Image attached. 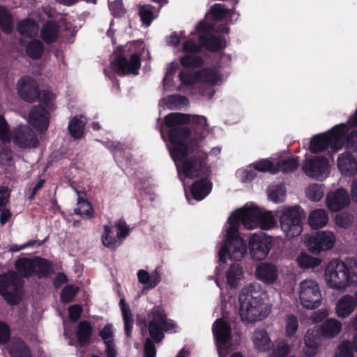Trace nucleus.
I'll list each match as a JSON object with an SVG mask.
<instances>
[{
    "mask_svg": "<svg viewBox=\"0 0 357 357\" xmlns=\"http://www.w3.org/2000/svg\"><path fill=\"white\" fill-rule=\"evenodd\" d=\"M170 128L169 138L172 144L170 154L174 159L181 180L202 176L206 167L207 154L199 150L201 141L208 135L206 118L171 113L165 118Z\"/></svg>",
    "mask_w": 357,
    "mask_h": 357,
    "instance_id": "1",
    "label": "nucleus"
},
{
    "mask_svg": "<svg viewBox=\"0 0 357 357\" xmlns=\"http://www.w3.org/2000/svg\"><path fill=\"white\" fill-rule=\"evenodd\" d=\"M207 24L199 23L195 31L192 33L189 38L183 44V50L186 52V54L181 59L182 66L185 68L179 75L183 84L200 83L211 86L222 82V77L216 68H206L195 73L190 69L202 64V59L195 55L201 50L202 47L215 51L224 48L226 45L224 39L209 34Z\"/></svg>",
    "mask_w": 357,
    "mask_h": 357,
    "instance_id": "2",
    "label": "nucleus"
},
{
    "mask_svg": "<svg viewBox=\"0 0 357 357\" xmlns=\"http://www.w3.org/2000/svg\"><path fill=\"white\" fill-rule=\"evenodd\" d=\"M266 298V292L260 284L254 283L244 287L238 296L241 320L254 323L266 318L269 313Z\"/></svg>",
    "mask_w": 357,
    "mask_h": 357,
    "instance_id": "3",
    "label": "nucleus"
},
{
    "mask_svg": "<svg viewBox=\"0 0 357 357\" xmlns=\"http://www.w3.org/2000/svg\"><path fill=\"white\" fill-rule=\"evenodd\" d=\"M344 145L347 149L357 150V130H349L347 124L341 123L327 132L312 137L309 149L312 153H319L328 146L337 151Z\"/></svg>",
    "mask_w": 357,
    "mask_h": 357,
    "instance_id": "4",
    "label": "nucleus"
},
{
    "mask_svg": "<svg viewBox=\"0 0 357 357\" xmlns=\"http://www.w3.org/2000/svg\"><path fill=\"white\" fill-rule=\"evenodd\" d=\"M324 280L330 288L340 291L355 287L357 285V264L333 259L326 267Z\"/></svg>",
    "mask_w": 357,
    "mask_h": 357,
    "instance_id": "5",
    "label": "nucleus"
},
{
    "mask_svg": "<svg viewBox=\"0 0 357 357\" xmlns=\"http://www.w3.org/2000/svg\"><path fill=\"white\" fill-rule=\"evenodd\" d=\"M241 223L232 214L229 217L225 225L226 235L219 250V261L225 263L227 258L240 261L247 252L245 241L239 236L238 227Z\"/></svg>",
    "mask_w": 357,
    "mask_h": 357,
    "instance_id": "6",
    "label": "nucleus"
},
{
    "mask_svg": "<svg viewBox=\"0 0 357 357\" xmlns=\"http://www.w3.org/2000/svg\"><path fill=\"white\" fill-rule=\"evenodd\" d=\"M137 43H132L126 47H120L114 52L111 66L119 75H137L141 66L139 53L135 50Z\"/></svg>",
    "mask_w": 357,
    "mask_h": 357,
    "instance_id": "7",
    "label": "nucleus"
},
{
    "mask_svg": "<svg viewBox=\"0 0 357 357\" xmlns=\"http://www.w3.org/2000/svg\"><path fill=\"white\" fill-rule=\"evenodd\" d=\"M232 215L248 229H253L257 227L262 229H269L274 227L276 224L271 212L262 211L254 205L245 206L234 211Z\"/></svg>",
    "mask_w": 357,
    "mask_h": 357,
    "instance_id": "8",
    "label": "nucleus"
},
{
    "mask_svg": "<svg viewBox=\"0 0 357 357\" xmlns=\"http://www.w3.org/2000/svg\"><path fill=\"white\" fill-rule=\"evenodd\" d=\"M280 228L288 238H293L301 234L303 230L302 220L305 212L298 205L284 206L278 210Z\"/></svg>",
    "mask_w": 357,
    "mask_h": 357,
    "instance_id": "9",
    "label": "nucleus"
},
{
    "mask_svg": "<svg viewBox=\"0 0 357 357\" xmlns=\"http://www.w3.org/2000/svg\"><path fill=\"white\" fill-rule=\"evenodd\" d=\"M147 322L151 338L155 342H159L164 337L163 332L168 331L174 327L171 320H167L162 310L154 307L147 314ZM146 327V321H144Z\"/></svg>",
    "mask_w": 357,
    "mask_h": 357,
    "instance_id": "10",
    "label": "nucleus"
},
{
    "mask_svg": "<svg viewBox=\"0 0 357 357\" xmlns=\"http://www.w3.org/2000/svg\"><path fill=\"white\" fill-rule=\"evenodd\" d=\"M22 284V278L13 271L0 275V294L11 305L20 302Z\"/></svg>",
    "mask_w": 357,
    "mask_h": 357,
    "instance_id": "11",
    "label": "nucleus"
},
{
    "mask_svg": "<svg viewBox=\"0 0 357 357\" xmlns=\"http://www.w3.org/2000/svg\"><path fill=\"white\" fill-rule=\"evenodd\" d=\"M298 294L301 305L307 309H314L321 305V293L315 280L305 279L300 282Z\"/></svg>",
    "mask_w": 357,
    "mask_h": 357,
    "instance_id": "12",
    "label": "nucleus"
},
{
    "mask_svg": "<svg viewBox=\"0 0 357 357\" xmlns=\"http://www.w3.org/2000/svg\"><path fill=\"white\" fill-rule=\"evenodd\" d=\"M17 271L24 277H29L35 273L42 277L47 275L52 270L51 264L46 259L36 257L20 258L15 263Z\"/></svg>",
    "mask_w": 357,
    "mask_h": 357,
    "instance_id": "13",
    "label": "nucleus"
},
{
    "mask_svg": "<svg viewBox=\"0 0 357 357\" xmlns=\"http://www.w3.org/2000/svg\"><path fill=\"white\" fill-rule=\"evenodd\" d=\"M336 242L335 234L328 230L319 231L315 234L309 236L305 241L309 250L314 254L332 249Z\"/></svg>",
    "mask_w": 357,
    "mask_h": 357,
    "instance_id": "14",
    "label": "nucleus"
},
{
    "mask_svg": "<svg viewBox=\"0 0 357 357\" xmlns=\"http://www.w3.org/2000/svg\"><path fill=\"white\" fill-rule=\"evenodd\" d=\"M212 331L215 339L220 357H225L227 349L231 340V327L222 319H217L213 324Z\"/></svg>",
    "mask_w": 357,
    "mask_h": 357,
    "instance_id": "15",
    "label": "nucleus"
},
{
    "mask_svg": "<svg viewBox=\"0 0 357 357\" xmlns=\"http://www.w3.org/2000/svg\"><path fill=\"white\" fill-rule=\"evenodd\" d=\"M305 174L317 179H324L330 173V164L328 159L317 156L305 160L303 165Z\"/></svg>",
    "mask_w": 357,
    "mask_h": 357,
    "instance_id": "16",
    "label": "nucleus"
},
{
    "mask_svg": "<svg viewBox=\"0 0 357 357\" xmlns=\"http://www.w3.org/2000/svg\"><path fill=\"white\" fill-rule=\"evenodd\" d=\"M271 248V241L264 234H254L250 237L249 250L254 259L259 261L265 259Z\"/></svg>",
    "mask_w": 357,
    "mask_h": 357,
    "instance_id": "17",
    "label": "nucleus"
},
{
    "mask_svg": "<svg viewBox=\"0 0 357 357\" xmlns=\"http://www.w3.org/2000/svg\"><path fill=\"white\" fill-rule=\"evenodd\" d=\"M13 139L15 144L20 148H35L38 144L36 135L28 126L25 125H20L15 129Z\"/></svg>",
    "mask_w": 357,
    "mask_h": 357,
    "instance_id": "18",
    "label": "nucleus"
},
{
    "mask_svg": "<svg viewBox=\"0 0 357 357\" xmlns=\"http://www.w3.org/2000/svg\"><path fill=\"white\" fill-rule=\"evenodd\" d=\"M18 95L24 100L33 102L39 96L38 86L36 81L30 77H22L17 84Z\"/></svg>",
    "mask_w": 357,
    "mask_h": 357,
    "instance_id": "19",
    "label": "nucleus"
},
{
    "mask_svg": "<svg viewBox=\"0 0 357 357\" xmlns=\"http://www.w3.org/2000/svg\"><path fill=\"white\" fill-rule=\"evenodd\" d=\"M29 123L38 132L45 131L50 123V114L41 105L31 108L29 114Z\"/></svg>",
    "mask_w": 357,
    "mask_h": 357,
    "instance_id": "20",
    "label": "nucleus"
},
{
    "mask_svg": "<svg viewBox=\"0 0 357 357\" xmlns=\"http://www.w3.org/2000/svg\"><path fill=\"white\" fill-rule=\"evenodd\" d=\"M326 202V206L330 211L336 212L348 206L350 204V199L346 190L339 188L335 192L327 194Z\"/></svg>",
    "mask_w": 357,
    "mask_h": 357,
    "instance_id": "21",
    "label": "nucleus"
},
{
    "mask_svg": "<svg viewBox=\"0 0 357 357\" xmlns=\"http://www.w3.org/2000/svg\"><path fill=\"white\" fill-rule=\"evenodd\" d=\"M255 275L264 284H273L278 278V268L272 263H261L256 268Z\"/></svg>",
    "mask_w": 357,
    "mask_h": 357,
    "instance_id": "22",
    "label": "nucleus"
},
{
    "mask_svg": "<svg viewBox=\"0 0 357 357\" xmlns=\"http://www.w3.org/2000/svg\"><path fill=\"white\" fill-rule=\"evenodd\" d=\"M356 307L353 296L346 294L337 300L335 310L337 316L344 319L351 314Z\"/></svg>",
    "mask_w": 357,
    "mask_h": 357,
    "instance_id": "23",
    "label": "nucleus"
},
{
    "mask_svg": "<svg viewBox=\"0 0 357 357\" xmlns=\"http://www.w3.org/2000/svg\"><path fill=\"white\" fill-rule=\"evenodd\" d=\"M17 31L20 34L21 43L25 44L27 41L33 40V38L38 33V28L33 21L24 20L19 23Z\"/></svg>",
    "mask_w": 357,
    "mask_h": 357,
    "instance_id": "24",
    "label": "nucleus"
},
{
    "mask_svg": "<svg viewBox=\"0 0 357 357\" xmlns=\"http://www.w3.org/2000/svg\"><path fill=\"white\" fill-rule=\"evenodd\" d=\"M337 166L340 171L347 176H351L357 172L356 160H354L349 153H342L338 157Z\"/></svg>",
    "mask_w": 357,
    "mask_h": 357,
    "instance_id": "25",
    "label": "nucleus"
},
{
    "mask_svg": "<svg viewBox=\"0 0 357 357\" xmlns=\"http://www.w3.org/2000/svg\"><path fill=\"white\" fill-rule=\"evenodd\" d=\"M252 340L255 348L259 351H266L273 346L268 333L263 329L256 330L252 335Z\"/></svg>",
    "mask_w": 357,
    "mask_h": 357,
    "instance_id": "26",
    "label": "nucleus"
},
{
    "mask_svg": "<svg viewBox=\"0 0 357 357\" xmlns=\"http://www.w3.org/2000/svg\"><path fill=\"white\" fill-rule=\"evenodd\" d=\"M308 224L314 229L325 227L329 220L327 211L323 208H316L308 216Z\"/></svg>",
    "mask_w": 357,
    "mask_h": 357,
    "instance_id": "27",
    "label": "nucleus"
},
{
    "mask_svg": "<svg viewBox=\"0 0 357 357\" xmlns=\"http://www.w3.org/2000/svg\"><path fill=\"white\" fill-rule=\"evenodd\" d=\"M342 323L335 319H328L320 327L321 336L326 339H332L336 337L341 331Z\"/></svg>",
    "mask_w": 357,
    "mask_h": 357,
    "instance_id": "28",
    "label": "nucleus"
},
{
    "mask_svg": "<svg viewBox=\"0 0 357 357\" xmlns=\"http://www.w3.org/2000/svg\"><path fill=\"white\" fill-rule=\"evenodd\" d=\"M212 183L207 178L195 182L191 187V194L194 199L201 201L211 191Z\"/></svg>",
    "mask_w": 357,
    "mask_h": 357,
    "instance_id": "29",
    "label": "nucleus"
},
{
    "mask_svg": "<svg viewBox=\"0 0 357 357\" xmlns=\"http://www.w3.org/2000/svg\"><path fill=\"white\" fill-rule=\"evenodd\" d=\"M296 261L301 268L310 269L319 266L321 263V259L302 251L296 257Z\"/></svg>",
    "mask_w": 357,
    "mask_h": 357,
    "instance_id": "30",
    "label": "nucleus"
},
{
    "mask_svg": "<svg viewBox=\"0 0 357 357\" xmlns=\"http://www.w3.org/2000/svg\"><path fill=\"white\" fill-rule=\"evenodd\" d=\"M268 199L273 203H282L285 200L287 190L282 184L271 185L266 190Z\"/></svg>",
    "mask_w": 357,
    "mask_h": 357,
    "instance_id": "31",
    "label": "nucleus"
},
{
    "mask_svg": "<svg viewBox=\"0 0 357 357\" xmlns=\"http://www.w3.org/2000/svg\"><path fill=\"white\" fill-rule=\"evenodd\" d=\"M125 326V332L128 337L131 335L133 326V319L129 306L126 303L124 298H121L119 302Z\"/></svg>",
    "mask_w": 357,
    "mask_h": 357,
    "instance_id": "32",
    "label": "nucleus"
},
{
    "mask_svg": "<svg viewBox=\"0 0 357 357\" xmlns=\"http://www.w3.org/2000/svg\"><path fill=\"white\" fill-rule=\"evenodd\" d=\"M86 120L83 116L79 118L75 116L70 121L68 125V130L73 137L75 139H79L82 137Z\"/></svg>",
    "mask_w": 357,
    "mask_h": 357,
    "instance_id": "33",
    "label": "nucleus"
},
{
    "mask_svg": "<svg viewBox=\"0 0 357 357\" xmlns=\"http://www.w3.org/2000/svg\"><path fill=\"white\" fill-rule=\"evenodd\" d=\"M243 277V270L238 264L231 265L227 271V282L231 288L236 287Z\"/></svg>",
    "mask_w": 357,
    "mask_h": 357,
    "instance_id": "34",
    "label": "nucleus"
},
{
    "mask_svg": "<svg viewBox=\"0 0 357 357\" xmlns=\"http://www.w3.org/2000/svg\"><path fill=\"white\" fill-rule=\"evenodd\" d=\"M101 241L104 246L112 249L116 248L121 243L120 238L117 237V235L114 236L112 228L108 225L104 226Z\"/></svg>",
    "mask_w": 357,
    "mask_h": 357,
    "instance_id": "35",
    "label": "nucleus"
},
{
    "mask_svg": "<svg viewBox=\"0 0 357 357\" xmlns=\"http://www.w3.org/2000/svg\"><path fill=\"white\" fill-rule=\"evenodd\" d=\"M26 47V54L33 59H39L44 50L43 43L36 39L31 40L27 41L26 43L24 44Z\"/></svg>",
    "mask_w": 357,
    "mask_h": 357,
    "instance_id": "36",
    "label": "nucleus"
},
{
    "mask_svg": "<svg viewBox=\"0 0 357 357\" xmlns=\"http://www.w3.org/2000/svg\"><path fill=\"white\" fill-rule=\"evenodd\" d=\"M58 31L57 24L53 22H48L45 24L41 31L42 38L47 43H53L58 38Z\"/></svg>",
    "mask_w": 357,
    "mask_h": 357,
    "instance_id": "37",
    "label": "nucleus"
},
{
    "mask_svg": "<svg viewBox=\"0 0 357 357\" xmlns=\"http://www.w3.org/2000/svg\"><path fill=\"white\" fill-rule=\"evenodd\" d=\"M9 351L12 357H31L30 350L20 340L12 342L9 346Z\"/></svg>",
    "mask_w": 357,
    "mask_h": 357,
    "instance_id": "38",
    "label": "nucleus"
},
{
    "mask_svg": "<svg viewBox=\"0 0 357 357\" xmlns=\"http://www.w3.org/2000/svg\"><path fill=\"white\" fill-rule=\"evenodd\" d=\"M293 345L289 344L284 340H279L275 342L271 353L272 357H285L292 351Z\"/></svg>",
    "mask_w": 357,
    "mask_h": 357,
    "instance_id": "39",
    "label": "nucleus"
},
{
    "mask_svg": "<svg viewBox=\"0 0 357 357\" xmlns=\"http://www.w3.org/2000/svg\"><path fill=\"white\" fill-rule=\"evenodd\" d=\"M0 28L5 33H10L13 29V22L8 9L0 6Z\"/></svg>",
    "mask_w": 357,
    "mask_h": 357,
    "instance_id": "40",
    "label": "nucleus"
},
{
    "mask_svg": "<svg viewBox=\"0 0 357 357\" xmlns=\"http://www.w3.org/2000/svg\"><path fill=\"white\" fill-rule=\"evenodd\" d=\"M78 341L81 345L87 344L91 336V326L86 321H81L77 331Z\"/></svg>",
    "mask_w": 357,
    "mask_h": 357,
    "instance_id": "41",
    "label": "nucleus"
},
{
    "mask_svg": "<svg viewBox=\"0 0 357 357\" xmlns=\"http://www.w3.org/2000/svg\"><path fill=\"white\" fill-rule=\"evenodd\" d=\"M321 337L322 336L319 328L314 326L312 328H309L306 331L303 337V341L304 342H307L319 347L321 345Z\"/></svg>",
    "mask_w": 357,
    "mask_h": 357,
    "instance_id": "42",
    "label": "nucleus"
},
{
    "mask_svg": "<svg viewBox=\"0 0 357 357\" xmlns=\"http://www.w3.org/2000/svg\"><path fill=\"white\" fill-rule=\"evenodd\" d=\"M299 166L298 158H290L278 162L276 168L284 173H290L296 170Z\"/></svg>",
    "mask_w": 357,
    "mask_h": 357,
    "instance_id": "43",
    "label": "nucleus"
},
{
    "mask_svg": "<svg viewBox=\"0 0 357 357\" xmlns=\"http://www.w3.org/2000/svg\"><path fill=\"white\" fill-rule=\"evenodd\" d=\"M306 197L312 202L319 201L324 195L321 185L319 184H311L305 189Z\"/></svg>",
    "mask_w": 357,
    "mask_h": 357,
    "instance_id": "44",
    "label": "nucleus"
},
{
    "mask_svg": "<svg viewBox=\"0 0 357 357\" xmlns=\"http://www.w3.org/2000/svg\"><path fill=\"white\" fill-rule=\"evenodd\" d=\"M139 13L142 22L146 26H149L152 20L156 17L153 8L150 5L142 6L139 8Z\"/></svg>",
    "mask_w": 357,
    "mask_h": 357,
    "instance_id": "45",
    "label": "nucleus"
},
{
    "mask_svg": "<svg viewBox=\"0 0 357 357\" xmlns=\"http://www.w3.org/2000/svg\"><path fill=\"white\" fill-rule=\"evenodd\" d=\"M210 13L215 20H221L227 17L228 15H232L233 12L228 10L222 3H215L210 9Z\"/></svg>",
    "mask_w": 357,
    "mask_h": 357,
    "instance_id": "46",
    "label": "nucleus"
},
{
    "mask_svg": "<svg viewBox=\"0 0 357 357\" xmlns=\"http://www.w3.org/2000/svg\"><path fill=\"white\" fill-rule=\"evenodd\" d=\"M252 166H253L255 170L259 172H269L273 174L278 172L276 166L268 159H264L252 163Z\"/></svg>",
    "mask_w": 357,
    "mask_h": 357,
    "instance_id": "47",
    "label": "nucleus"
},
{
    "mask_svg": "<svg viewBox=\"0 0 357 357\" xmlns=\"http://www.w3.org/2000/svg\"><path fill=\"white\" fill-rule=\"evenodd\" d=\"M76 214L81 216L90 218L93 215V210L89 202L84 199H79L77 206L75 209Z\"/></svg>",
    "mask_w": 357,
    "mask_h": 357,
    "instance_id": "48",
    "label": "nucleus"
},
{
    "mask_svg": "<svg viewBox=\"0 0 357 357\" xmlns=\"http://www.w3.org/2000/svg\"><path fill=\"white\" fill-rule=\"evenodd\" d=\"M298 321L294 315H288L285 319V335L288 337H293L298 331Z\"/></svg>",
    "mask_w": 357,
    "mask_h": 357,
    "instance_id": "49",
    "label": "nucleus"
},
{
    "mask_svg": "<svg viewBox=\"0 0 357 357\" xmlns=\"http://www.w3.org/2000/svg\"><path fill=\"white\" fill-rule=\"evenodd\" d=\"M10 131L9 126L2 115H0V142L2 144L10 142Z\"/></svg>",
    "mask_w": 357,
    "mask_h": 357,
    "instance_id": "50",
    "label": "nucleus"
},
{
    "mask_svg": "<svg viewBox=\"0 0 357 357\" xmlns=\"http://www.w3.org/2000/svg\"><path fill=\"white\" fill-rule=\"evenodd\" d=\"M334 357H354L351 343L349 341L340 344L335 352Z\"/></svg>",
    "mask_w": 357,
    "mask_h": 357,
    "instance_id": "51",
    "label": "nucleus"
},
{
    "mask_svg": "<svg viewBox=\"0 0 357 357\" xmlns=\"http://www.w3.org/2000/svg\"><path fill=\"white\" fill-rule=\"evenodd\" d=\"M353 217L348 213H342L335 216V222L337 226L341 228H349L352 223Z\"/></svg>",
    "mask_w": 357,
    "mask_h": 357,
    "instance_id": "52",
    "label": "nucleus"
},
{
    "mask_svg": "<svg viewBox=\"0 0 357 357\" xmlns=\"http://www.w3.org/2000/svg\"><path fill=\"white\" fill-rule=\"evenodd\" d=\"M78 288L72 285L66 287L61 292V298L64 303L71 302L75 297Z\"/></svg>",
    "mask_w": 357,
    "mask_h": 357,
    "instance_id": "53",
    "label": "nucleus"
},
{
    "mask_svg": "<svg viewBox=\"0 0 357 357\" xmlns=\"http://www.w3.org/2000/svg\"><path fill=\"white\" fill-rule=\"evenodd\" d=\"M100 335L105 344L114 342L112 326L107 324L100 331Z\"/></svg>",
    "mask_w": 357,
    "mask_h": 357,
    "instance_id": "54",
    "label": "nucleus"
},
{
    "mask_svg": "<svg viewBox=\"0 0 357 357\" xmlns=\"http://www.w3.org/2000/svg\"><path fill=\"white\" fill-rule=\"evenodd\" d=\"M319 348V347L314 344L304 342L301 357H315L318 354Z\"/></svg>",
    "mask_w": 357,
    "mask_h": 357,
    "instance_id": "55",
    "label": "nucleus"
},
{
    "mask_svg": "<svg viewBox=\"0 0 357 357\" xmlns=\"http://www.w3.org/2000/svg\"><path fill=\"white\" fill-rule=\"evenodd\" d=\"M251 167H253L252 165L245 169L238 170L237 174L241 177V180L244 182H248L253 180L256 176V173L255 170L252 169Z\"/></svg>",
    "mask_w": 357,
    "mask_h": 357,
    "instance_id": "56",
    "label": "nucleus"
},
{
    "mask_svg": "<svg viewBox=\"0 0 357 357\" xmlns=\"http://www.w3.org/2000/svg\"><path fill=\"white\" fill-rule=\"evenodd\" d=\"M10 195V190L8 187L0 186V211L8 203Z\"/></svg>",
    "mask_w": 357,
    "mask_h": 357,
    "instance_id": "57",
    "label": "nucleus"
},
{
    "mask_svg": "<svg viewBox=\"0 0 357 357\" xmlns=\"http://www.w3.org/2000/svg\"><path fill=\"white\" fill-rule=\"evenodd\" d=\"M169 105H168L169 107L172 108L174 106L178 107L181 105H186L188 102V100L186 98L183 97L179 95H174L171 96L168 98Z\"/></svg>",
    "mask_w": 357,
    "mask_h": 357,
    "instance_id": "58",
    "label": "nucleus"
},
{
    "mask_svg": "<svg viewBox=\"0 0 357 357\" xmlns=\"http://www.w3.org/2000/svg\"><path fill=\"white\" fill-rule=\"evenodd\" d=\"M109 8L113 15L120 16L124 13L123 2L121 0H115L109 3Z\"/></svg>",
    "mask_w": 357,
    "mask_h": 357,
    "instance_id": "59",
    "label": "nucleus"
},
{
    "mask_svg": "<svg viewBox=\"0 0 357 357\" xmlns=\"http://www.w3.org/2000/svg\"><path fill=\"white\" fill-rule=\"evenodd\" d=\"M328 314V310L326 308H321L313 312L310 316V319L314 323L319 322L326 317Z\"/></svg>",
    "mask_w": 357,
    "mask_h": 357,
    "instance_id": "60",
    "label": "nucleus"
},
{
    "mask_svg": "<svg viewBox=\"0 0 357 357\" xmlns=\"http://www.w3.org/2000/svg\"><path fill=\"white\" fill-rule=\"evenodd\" d=\"M161 268L157 267L153 272L149 274V288L155 287L160 282L161 279Z\"/></svg>",
    "mask_w": 357,
    "mask_h": 357,
    "instance_id": "61",
    "label": "nucleus"
},
{
    "mask_svg": "<svg viewBox=\"0 0 357 357\" xmlns=\"http://www.w3.org/2000/svg\"><path fill=\"white\" fill-rule=\"evenodd\" d=\"M144 349L145 357H155L156 350L151 339H146Z\"/></svg>",
    "mask_w": 357,
    "mask_h": 357,
    "instance_id": "62",
    "label": "nucleus"
},
{
    "mask_svg": "<svg viewBox=\"0 0 357 357\" xmlns=\"http://www.w3.org/2000/svg\"><path fill=\"white\" fill-rule=\"evenodd\" d=\"M116 227L118 229L117 237L119 238H126L130 231L126 223L124 221L120 220L116 223Z\"/></svg>",
    "mask_w": 357,
    "mask_h": 357,
    "instance_id": "63",
    "label": "nucleus"
},
{
    "mask_svg": "<svg viewBox=\"0 0 357 357\" xmlns=\"http://www.w3.org/2000/svg\"><path fill=\"white\" fill-rule=\"evenodd\" d=\"M82 310V308L79 305H73L70 306L68 308L70 319L73 322L76 321L79 319Z\"/></svg>",
    "mask_w": 357,
    "mask_h": 357,
    "instance_id": "64",
    "label": "nucleus"
}]
</instances>
